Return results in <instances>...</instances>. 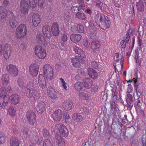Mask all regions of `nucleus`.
Here are the masks:
<instances>
[{
  "label": "nucleus",
  "instance_id": "58836bf2",
  "mask_svg": "<svg viewBox=\"0 0 146 146\" xmlns=\"http://www.w3.org/2000/svg\"><path fill=\"white\" fill-rule=\"evenodd\" d=\"M9 23L11 27L13 29H14L17 25V22L15 17H13L9 19Z\"/></svg>",
  "mask_w": 146,
  "mask_h": 146
},
{
  "label": "nucleus",
  "instance_id": "e2e57ef3",
  "mask_svg": "<svg viewBox=\"0 0 146 146\" xmlns=\"http://www.w3.org/2000/svg\"><path fill=\"white\" fill-rule=\"evenodd\" d=\"M10 45L8 44H6L3 48L4 52L11 51V50L10 48Z\"/></svg>",
  "mask_w": 146,
  "mask_h": 146
},
{
  "label": "nucleus",
  "instance_id": "f257e3e1",
  "mask_svg": "<svg viewBox=\"0 0 146 146\" xmlns=\"http://www.w3.org/2000/svg\"><path fill=\"white\" fill-rule=\"evenodd\" d=\"M27 33V29L26 25L23 24H20L16 29V37L18 39L22 38L25 36Z\"/></svg>",
  "mask_w": 146,
  "mask_h": 146
},
{
  "label": "nucleus",
  "instance_id": "39448f33",
  "mask_svg": "<svg viewBox=\"0 0 146 146\" xmlns=\"http://www.w3.org/2000/svg\"><path fill=\"white\" fill-rule=\"evenodd\" d=\"M55 129L58 131L60 136L67 137L69 134L68 130L67 127L64 124H58L55 126Z\"/></svg>",
  "mask_w": 146,
  "mask_h": 146
},
{
  "label": "nucleus",
  "instance_id": "423d86ee",
  "mask_svg": "<svg viewBox=\"0 0 146 146\" xmlns=\"http://www.w3.org/2000/svg\"><path fill=\"white\" fill-rule=\"evenodd\" d=\"M6 70L7 73L13 77L17 76L19 73L18 67L12 64H7L6 66Z\"/></svg>",
  "mask_w": 146,
  "mask_h": 146
},
{
  "label": "nucleus",
  "instance_id": "0e129e2a",
  "mask_svg": "<svg viewBox=\"0 0 146 146\" xmlns=\"http://www.w3.org/2000/svg\"><path fill=\"white\" fill-rule=\"evenodd\" d=\"M78 32L82 33L84 32V28L83 25H78Z\"/></svg>",
  "mask_w": 146,
  "mask_h": 146
},
{
  "label": "nucleus",
  "instance_id": "f704fd0d",
  "mask_svg": "<svg viewBox=\"0 0 146 146\" xmlns=\"http://www.w3.org/2000/svg\"><path fill=\"white\" fill-rule=\"evenodd\" d=\"M7 11L6 8L2 6L0 7V17L2 19H4L7 17Z\"/></svg>",
  "mask_w": 146,
  "mask_h": 146
},
{
  "label": "nucleus",
  "instance_id": "e433bc0d",
  "mask_svg": "<svg viewBox=\"0 0 146 146\" xmlns=\"http://www.w3.org/2000/svg\"><path fill=\"white\" fill-rule=\"evenodd\" d=\"M63 118L65 123L67 124L71 123L72 120L67 112H65L64 113Z\"/></svg>",
  "mask_w": 146,
  "mask_h": 146
},
{
  "label": "nucleus",
  "instance_id": "c85d7f7f",
  "mask_svg": "<svg viewBox=\"0 0 146 146\" xmlns=\"http://www.w3.org/2000/svg\"><path fill=\"white\" fill-rule=\"evenodd\" d=\"M36 39L39 43L44 45L46 44V42L44 37L41 34L37 35L36 36Z\"/></svg>",
  "mask_w": 146,
  "mask_h": 146
},
{
  "label": "nucleus",
  "instance_id": "a211bd4d",
  "mask_svg": "<svg viewBox=\"0 0 146 146\" xmlns=\"http://www.w3.org/2000/svg\"><path fill=\"white\" fill-rule=\"evenodd\" d=\"M9 99L12 104L17 105L19 102L20 96L17 94H12L10 96Z\"/></svg>",
  "mask_w": 146,
  "mask_h": 146
},
{
  "label": "nucleus",
  "instance_id": "680f3d73",
  "mask_svg": "<svg viewBox=\"0 0 146 146\" xmlns=\"http://www.w3.org/2000/svg\"><path fill=\"white\" fill-rule=\"evenodd\" d=\"M4 52L3 56L4 58L6 60L8 59L9 58L11 51Z\"/></svg>",
  "mask_w": 146,
  "mask_h": 146
},
{
  "label": "nucleus",
  "instance_id": "4468645a",
  "mask_svg": "<svg viewBox=\"0 0 146 146\" xmlns=\"http://www.w3.org/2000/svg\"><path fill=\"white\" fill-rule=\"evenodd\" d=\"M62 116V112L61 110H56L52 114V117L53 120L56 121H60Z\"/></svg>",
  "mask_w": 146,
  "mask_h": 146
},
{
  "label": "nucleus",
  "instance_id": "49530a36",
  "mask_svg": "<svg viewBox=\"0 0 146 146\" xmlns=\"http://www.w3.org/2000/svg\"><path fill=\"white\" fill-rule=\"evenodd\" d=\"M6 137L4 133L0 131V144L4 143L5 141Z\"/></svg>",
  "mask_w": 146,
  "mask_h": 146
},
{
  "label": "nucleus",
  "instance_id": "cd10ccee",
  "mask_svg": "<svg viewBox=\"0 0 146 146\" xmlns=\"http://www.w3.org/2000/svg\"><path fill=\"white\" fill-rule=\"evenodd\" d=\"M89 29L90 31V36L91 38H92V36H96L97 28L95 25L92 23H90L89 26Z\"/></svg>",
  "mask_w": 146,
  "mask_h": 146
},
{
  "label": "nucleus",
  "instance_id": "052dcab7",
  "mask_svg": "<svg viewBox=\"0 0 146 146\" xmlns=\"http://www.w3.org/2000/svg\"><path fill=\"white\" fill-rule=\"evenodd\" d=\"M43 146H52V144L48 139L44 140L43 143Z\"/></svg>",
  "mask_w": 146,
  "mask_h": 146
},
{
  "label": "nucleus",
  "instance_id": "338daca9",
  "mask_svg": "<svg viewBox=\"0 0 146 146\" xmlns=\"http://www.w3.org/2000/svg\"><path fill=\"white\" fill-rule=\"evenodd\" d=\"M60 80L61 81L62 83V86L66 90H67V86H66L67 85V83H66L65 82V81L62 78H59Z\"/></svg>",
  "mask_w": 146,
  "mask_h": 146
},
{
  "label": "nucleus",
  "instance_id": "aec40b11",
  "mask_svg": "<svg viewBox=\"0 0 146 146\" xmlns=\"http://www.w3.org/2000/svg\"><path fill=\"white\" fill-rule=\"evenodd\" d=\"M88 74L89 76L93 80L97 79L98 78L97 72L91 68H89L88 70Z\"/></svg>",
  "mask_w": 146,
  "mask_h": 146
},
{
  "label": "nucleus",
  "instance_id": "ea45409f",
  "mask_svg": "<svg viewBox=\"0 0 146 146\" xmlns=\"http://www.w3.org/2000/svg\"><path fill=\"white\" fill-rule=\"evenodd\" d=\"M79 96L80 98L83 100H88L90 99V96L86 93L80 92L79 93Z\"/></svg>",
  "mask_w": 146,
  "mask_h": 146
},
{
  "label": "nucleus",
  "instance_id": "9d476101",
  "mask_svg": "<svg viewBox=\"0 0 146 146\" xmlns=\"http://www.w3.org/2000/svg\"><path fill=\"white\" fill-rule=\"evenodd\" d=\"M32 22L33 26L37 27L41 22V19L40 15L38 13H34L32 17Z\"/></svg>",
  "mask_w": 146,
  "mask_h": 146
},
{
  "label": "nucleus",
  "instance_id": "c03bdc74",
  "mask_svg": "<svg viewBox=\"0 0 146 146\" xmlns=\"http://www.w3.org/2000/svg\"><path fill=\"white\" fill-rule=\"evenodd\" d=\"M8 112L10 115L11 116H14L16 115V109L13 106L9 107Z\"/></svg>",
  "mask_w": 146,
  "mask_h": 146
},
{
  "label": "nucleus",
  "instance_id": "09e8293b",
  "mask_svg": "<svg viewBox=\"0 0 146 146\" xmlns=\"http://www.w3.org/2000/svg\"><path fill=\"white\" fill-rule=\"evenodd\" d=\"M137 43L138 44L137 50L141 51L142 45V40L141 38L139 36H137Z\"/></svg>",
  "mask_w": 146,
  "mask_h": 146
},
{
  "label": "nucleus",
  "instance_id": "f03ea898",
  "mask_svg": "<svg viewBox=\"0 0 146 146\" xmlns=\"http://www.w3.org/2000/svg\"><path fill=\"white\" fill-rule=\"evenodd\" d=\"M43 74L49 80H51L54 77V74L52 67L48 64L44 65L43 68Z\"/></svg>",
  "mask_w": 146,
  "mask_h": 146
},
{
  "label": "nucleus",
  "instance_id": "6e6552de",
  "mask_svg": "<svg viewBox=\"0 0 146 146\" xmlns=\"http://www.w3.org/2000/svg\"><path fill=\"white\" fill-rule=\"evenodd\" d=\"M21 12L24 14H27L29 7L28 2L25 0H21L20 4Z\"/></svg>",
  "mask_w": 146,
  "mask_h": 146
},
{
  "label": "nucleus",
  "instance_id": "9b49d317",
  "mask_svg": "<svg viewBox=\"0 0 146 146\" xmlns=\"http://www.w3.org/2000/svg\"><path fill=\"white\" fill-rule=\"evenodd\" d=\"M38 68L39 67L36 64H32L29 67L30 74L33 77L37 76L38 72Z\"/></svg>",
  "mask_w": 146,
  "mask_h": 146
},
{
  "label": "nucleus",
  "instance_id": "1a4fd4ad",
  "mask_svg": "<svg viewBox=\"0 0 146 146\" xmlns=\"http://www.w3.org/2000/svg\"><path fill=\"white\" fill-rule=\"evenodd\" d=\"M134 105L135 108L141 110V112L144 113V111H142V110L144 108L145 104L140 98H137L135 99Z\"/></svg>",
  "mask_w": 146,
  "mask_h": 146
},
{
  "label": "nucleus",
  "instance_id": "a19ab883",
  "mask_svg": "<svg viewBox=\"0 0 146 146\" xmlns=\"http://www.w3.org/2000/svg\"><path fill=\"white\" fill-rule=\"evenodd\" d=\"M98 18H99L100 22L102 23L106 20L108 19V18L107 16H105L101 13H99L98 14Z\"/></svg>",
  "mask_w": 146,
  "mask_h": 146
},
{
  "label": "nucleus",
  "instance_id": "2f4dec72",
  "mask_svg": "<svg viewBox=\"0 0 146 146\" xmlns=\"http://www.w3.org/2000/svg\"><path fill=\"white\" fill-rule=\"evenodd\" d=\"M83 81L84 86L86 88H90L91 87L93 81L90 78H84Z\"/></svg>",
  "mask_w": 146,
  "mask_h": 146
},
{
  "label": "nucleus",
  "instance_id": "774afa93",
  "mask_svg": "<svg viewBox=\"0 0 146 146\" xmlns=\"http://www.w3.org/2000/svg\"><path fill=\"white\" fill-rule=\"evenodd\" d=\"M72 11L73 13H76V12H77L78 11V5L76 4L73 5L71 8Z\"/></svg>",
  "mask_w": 146,
  "mask_h": 146
},
{
  "label": "nucleus",
  "instance_id": "4be33fe9",
  "mask_svg": "<svg viewBox=\"0 0 146 146\" xmlns=\"http://www.w3.org/2000/svg\"><path fill=\"white\" fill-rule=\"evenodd\" d=\"M82 37L81 35L79 34H72L70 36L71 41L75 43L79 42L81 40Z\"/></svg>",
  "mask_w": 146,
  "mask_h": 146
},
{
  "label": "nucleus",
  "instance_id": "72a5a7b5",
  "mask_svg": "<svg viewBox=\"0 0 146 146\" xmlns=\"http://www.w3.org/2000/svg\"><path fill=\"white\" fill-rule=\"evenodd\" d=\"M62 106L65 110L69 111L72 109V104L69 101H67L63 102Z\"/></svg>",
  "mask_w": 146,
  "mask_h": 146
},
{
  "label": "nucleus",
  "instance_id": "c9c22d12",
  "mask_svg": "<svg viewBox=\"0 0 146 146\" xmlns=\"http://www.w3.org/2000/svg\"><path fill=\"white\" fill-rule=\"evenodd\" d=\"M144 2L141 0H139V1L137 2L136 3V7L137 10L140 11H143L144 9Z\"/></svg>",
  "mask_w": 146,
  "mask_h": 146
},
{
  "label": "nucleus",
  "instance_id": "a18cd8bd",
  "mask_svg": "<svg viewBox=\"0 0 146 146\" xmlns=\"http://www.w3.org/2000/svg\"><path fill=\"white\" fill-rule=\"evenodd\" d=\"M79 4V6L78 5V11L81 10H84L85 7V4L83 0H80L78 1Z\"/></svg>",
  "mask_w": 146,
  "mask_h": 146
},
{
  "label": "nucleus",
  "instance_id": "2eb2a0df",
  "mask_svg": "<svg viewBox=\"0 0 146 146\" xmlns=\"http://www.w3.org/2000/svg\"><path fill=\"white\" fill-rule=\"evenodd\" d=\"M42 31L44 36L47 38H49L52 36L50 27L48 25H45L42 27Z\"/></svg>",
  "mask_w": 146,
  "mask_h": 146
},
{
  "label": "nucleus",
  "instance_id": "473e14b6",
  "mask_svg": "<svg viewBox=\"0 0 146 146\" xmlns=\"http://www.w3.org/2000/svg\"><path fill=\"white\" fill-rule=\"evenodd\" d=\"M20 142L17 137H12L10 139L11 146H19Z\"/></svg>",
  "mask_w": 146,
  "mask_h": 146
},
{
  "label": "nucleus",
  "instance_id": "20e7f679",
  "mask_svg": "<svg viewBox=\"0 0 146 146\" xmlns=\"http://www.w3.org/2000/svg\"><path fill=\"white\" fill-rule=\"evenodd\" d=\"M35 53L37 57L41 59H44L47 55L46 50L39 45H37L35 47Z\"/></svg>",
  "mask_w": 146,
  "mask_h": 146
},
{
  "label": "nucleus",
  "instance_id": "de8ad7c7",
  "mask_svg": "<svg viewBox=\"0 0 146 146\" xmlns=\"http://www.w3.org/2000/svg\"><path fill=\"white\" fill-rule=\"evenodd\" d=\"M29 131V129L26 128H24L21 132V134L22 137H27L29 135H28V133Z\"/></svg>",
  "mask_w": 146,
  "mask_h": 146
},
{
  "label": "nucleus",
  "instance_id": "3c124183",
  "mask_svg": "<svg viewBox=\"0 0 146 146\" xmlns=\"http://www.w3.org/2000/svg\"><path fill=\"white\" fill-rule=\"evenodd\" d=\"M135 60L136 63L139 66L140 65L141 61V59L140 58L137 53L135 54Z\"/></svg>",
  "mask_w": 146,
  "mask_h": 146
},
{
  "label": "nucleus",
  "instance_id": "864d4df0",
  "mask_svg": "<svg viewBox=\"0 0 146 146\" xmlns=\"http://www.w3.org/2000/svg\"><path fill=\"white\" fill-rule=\"evenodd\" d=\"M7 91L4 87H0V96H2L4 95L7 96L6 95Z\"/></svg>",
  "mask_w": 146,
  "mask_h": 146
},
{
  "label": "nucleus",
  "instance_id": "bf43d9fd",
  "mask_svg": "<svg viewBox=\"0 0 146 146\" xmlns=\"http://www.w3.org/2000/svg\"><path fill=\"white\" fill-rule=\"evenodd\" d=\"M112 98L114 101L117 100V92L115 90H113L112 91Z\"/></svg>",
  "mask_w": 146,
  "mask_h": 146
},
{
  "label": "nucleus",
  "instance_id": "8fccbe9b",
  "mask_svg": "<svg viewBox=\"0 0 146 146\" xmlns=\"http://www.w3.org/2000/svg\"><path fill=\"white\" fill-rule=\"evenodd\" d=\"M43 136L45 138L48 139L50 138V135L48 131L46 129H43L42 130Z\"/></svg>",
  "mask_w": 146,
  "mask_h": 146
},
{
  "label": "nucleus",
  "instance_id": "b1692460",
  "mask_svg": "<svg viewBox=\"0 0 146 146\" xmlns=\"http://www.w3.org/2000/svg\"><path fill=\"white\" fill-rule=\"evenodd\" d=\"M8 102V99L7 96L5 95L0 96V107H4L7 105Z\"/></svg>",
  "mask_w": 146,
  "mask_h": 146
},
{
  "label": "nucleus",
  "instance_id": "412c9836",
  "mask_svg": "<svg viewBox=\"0 0 146 146\" xmlns=\"http://www.w3.org/2000/svg\"><path fill=\"white\" fill-rule=\"evenodd\" d=\"M81 57L79 56H76L75 58H71V60L73 66L75 67L78 68L80 65V61Z\"/></svg>",
  "mask_w": 146,
  "mask_h": 146
},
{
  "label": "nucleus",
  "instance_id": "69168bd1",
  "mask_svg": "<svg viewBox=\"0 0 146 146\" xmlns=\"http://www.w3.org/2000/svg\"><path fill=\"white\" fill-rule=\"evenodd\" d=\"M77 72L79 75H84L85 74L84 70L82 68H80L77 70Z\"/></svg>",
  "mask_w": 146,
  "mask_h": 146
},
{
  "label": "nucleus",
  "instance_id": "7ed1b4c3",
  "mask_svg": "<svg viewBox=\"0 0 146 146\" xmlns=\"http://www.w3.org/2000/svg\"><path fill=\"white\" fill-rule=\"evenodd\" d=\"M34 86V84L33 82H31L28 83L27 88L29 90V92H27V95L28 98L33 97L35 99H37L38 94L37 91L33 90Z\"/></svg>",
  "mask_w": 146,
  "mask_h": 146
},
{
  "label": "nucleus",
  "instance_id": "7c9ffc66",
  "mask_svg": "<svg viewBox=\"0 0 146 146\" xmlns=\"http://www.w3.org/2000/svg\"><path fill=\"white\" fill-rule=\"evenodd\" d=\"M100 47V42L98 40L93 41L91 43V48L93 50H97Z\"/></svg>",
  "mask_w": 146,
  "mask_h": 146
},
{
  "label": "nucleus",
  "instance_id": "5fc2aeb1",
  "mask_svg": "<svg viewBox=\"0 0 146 146\" xmlns=\"http://www.w3.org/2000/svg\"><path fill=\"white\" fill-rule=\"evenodd\" d=\"M82 43L84 46L87 48H88L90 46V42L86 38H84L83 39Z\"/></svg>",
  "mask_w": 146,
  "mask_h": 146
},
{
  "label": "nucleus",
  "instance_id": "6ab92c4d",
  "mask_svg": "<svg viewBox=\"0 0 146 146\" xmlns=\"http://www.w3.org/2000/svg\"><path fill=\"white\" fill-rule=\"evenodd\" d=\"M46 105L44 102H38L36 108L37 111L40 113H42L45 109Z\"/></svg>",
  "mask_w": 146,
  "mask_h": 146
},
{
  "label": "nucleus",
  "instance_id": "5701e85b",
  "mask_svg": "<svg viewBox=\"0 0 146 146\" xmlns=\"http://www.w3.org/2000/svg\"><path fill=\"white\" fill-rule=\"evenodd\" d=\"M133 98L132 95L129 94L127 95L126 98V101L127 104V109L130 110L133 106Z\"/></svg>",
  "mask_w": 146,
  "mask_h": 146
},
{
  "label": "nucleus",
  "instance_id": "ddd939ff",
  "mask_svg": "<svg viewBox=\"0 0 146 146\" xmlns=\"http://www.w3.org/2000/svg\"><path fill=\"white\" fill-rule=\"evenodd\" d=\"M28 136L30 141L33 144L36 143L38 141V136L37 133L34 131H30Z\"/></svg>",
  "mask_w": 146,
  "mask_h": 146
},
{
  "label": "nucleus",
  "instance_id": "79ce46f5",
  "mask_svg": "<svg viewBox=\"0 0 146 146\" xmlns=\"http://www.w3.org/2000/svg\"><path fill=\"white\" fill-rule=\"evenodd\" d=\"M76 15V18L80 20H84L86 18L84 13L82 12H77Z\"/></svg>",
  "mask_w": 146,
  "mask_h": 146
},
{
  "label": "nucleus",
  "instance_id": "bb28decb",
  "mask_svg": "<svg viewBox=\"0 0 146 146\" xmlns=\"http://www.w3.org/2000/svg\"><path fill=\"white\" fill-rule=\"evenodd\" d=\"M74 50L76 54L80 55L83 58H86L85 52L80 47L76 46L73 47Z\"/></svg>",
  "mask_w": 146,
  "mask_h": 146
},
{
  "label": "nucleus",
  "instance_id": "f8f14e48",
  "mask_svg": "<svg viewBox=\"0 0 146 146\" xmlns=\"http://www.w3.org/2000/svg\"><path fill=\"white\" fill-rule=\"evenodd\" d=\"M48 94L51 98L54 99H57L58 95L57 92L55 90L53 87L49 86L47 90Z\"/></svg>",
  "mask_w": 146,
  "mask_h": 146
},
{
  "label": "nucleus",
  "instance_id": "37998d69",
  "mask_svg": "<svg viewBox=\"0 0 146 146\" xmlns=\"http://www.w3.org/2000/svg\"><path fill=\"white\" fill-rule=\"evenodd\" d=\"M74 87L77 91L81 90L83 88V83L79 82H76L75 84Z\"/></svg>",
  "mask_w": 146,
  "mask_h": 146
},
{
  "label": "nucleus",
  "instance_id": "a878e982",
  "mask_svg": "<svg viewBox=\"0 0 146 146\" xmlns=\"http://www.w3.org/2000/svg\"><path fill=\"white\" fill-rule=\"evenodd\" d=\"M110 21L108 19L102 23L101 25H98L97 27L101 29L105 30L110 27Z\"/></svg>",
  "mask_w": 146,
  "mask_h": 146
},
{
  "label": "nucleus",
  "instance_id": "dca6fc26",
  "mask_svg": "<svg viewBox=\"0 0 146 146\" xmlns=\"http://www.w3.org/2000/svg\"><path fill=\"white\" fill-rule=\"evenodd\" d=\"M59 26L57 22H54L52 25L51 31L54 36H57L59 33Z\"/></svg>",
  "mask_w": 146,
  "mask_h": 146
},
{
  "label": "nucleus",
  "instance_id": "4c0bfd02",
  "mask_svg": "<svg viewBox=\"0 0 146 146\" xmlns=\"http://www.w3.org/2000/svg\"><path fill=\"white\" fill-rule=\"evenodd\" d=\"M9 77L7 74L2 75L1 77V82L3 85H7L9 82Z\"/></svg>",
  "mask_w": 146,
  "mask_h": 146
},
{
  "label": "nucleus",
  "instance_id": "c756f323",
  "mask_svg": "<svg viewBox=\"0 0 146 146\" xmlns=\"http://www.w3.org/2000/svg\"><path fill=\"white\" fill-rule=\"evenodd\" d=\"M73 119L76 122L80 123L83 120L82 115L79 113H74L72 116Z\"/></svg>",
  "mask_w": 146,
  "mask_h": 146
},
{
  "label": "nucleus",
  "instance_id": "13d9d810",
  "mask_svg": "<svg viewBox=\"0 0 146 146\" xmlns=\"http://www.w3.org/2000/svg\"><path fill=\"white\" fill-rule=\"evenodd\" d=\"M91 65L92 67L96 69H97L98 68V65L97 62L94 60H92L91 61Z\"/></svg>",
  "mask_w": 146,
  "mask_h": 146
},
{
  "label": "nucleus",
  "instance_id": "6e6d98bb",
  "mask_svg": "<svg viewBox=\"0 0 146 146\" xmlns=\"http://www.w3.org/2000/svg\"><path fill=\"white\" fill-rule=\"evenodd\" d=\"M132 32L129 30L125 35V40L127 43L128 42L129 40L130 37L131 35Z\"/></svg>",
  "mask_w": 146,
  "mask_h": 146
},
{
  "label": "nucleus",
  "instance_id": "603ef678",
  "mask_svg": "<svg viewBox=\"0 0 146 146\" xmlns=\"http://www.w3.org/2000/svg\"><path fill=\"white\" fill-rule=\"evenodd\" d=\"M18 83L19 86L22 88L24 86V82L23 78H19L18 80Z\"/></svg>",
  "mask_w": 146,
  "mask_h": 146
},
{
  "label": "nucleus",
  "instance_id": "4d7b16f0",
  "mask_svg": "<svg viewBox=\"0 0 146 146\" xmlns=\"http://www.w3.org/2000/svg\"><path fill=\"white\" fill-rule=\"evenodd\" d=\"M29 4L31 7L32 8H34L36 6V2L35 0H29Z\"/></svg>",
  "mask_w": 146,
  "mask_h": 146
},
{
  "label": "nucleus",
  "instance_id": "393cba45",
  "mask_svg": "<svg viewBox=\"0 0 146 146\" xmlns=\"http://www.w3.org/2000/svg\"><path fill=\"white\" fill-rule=\"evenodd\" d=\"M56 144L57 146H64L65 142L63 139L59 135H56Z\"/></svg>",
  "mask_w": 146,
  "mask_h": 146
},
{
  "label": "nucleus",
  "instance_id": "0eeeda50",
  "mask_svg": "<svg viewBox=\"0 0 146 146\" xmlns=\"http://www.w3.org/2000/svg\"><path fill=\"white\" fill-rule=\"evenodd\" d=\"M36 115L33 110H30L27 111L26 117L29 123L31 125H33L36 122Z\"/></svg>",
  "mask_w": 146,
  "mask_h": 146
},
{
  "label": "nucleus",
  "instance_id": "f3484780",
  "mask_svg": "<svg viewBox=\"0 0 146 146\" xmlns=\"http://www.w3.org/2000/svg\"><path fill=\"white\" fill-rule=\"evenodd\" d=\"M38 82L40 88L44 89L46 85V81L42 75H39L38 78Z\"/></svg>",
  "mask_w": 146,
  "mask_h": 146
}]
</instances>
